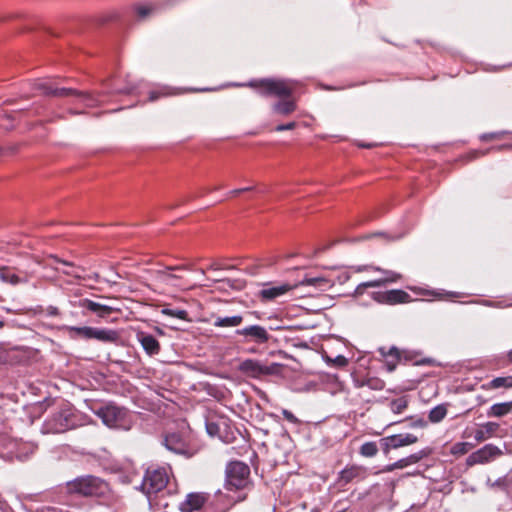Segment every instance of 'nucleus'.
<instances>
[{
  "label": "nucleus",
  "instance_id": "nucleus-11",
  "mask_svg": "<svg viewBox=\"0 0 512 512\" xmlns=\"http://www.w3.org/2000/svg\"><path fill=\"white\" fill-rule=\"evenodd\" d=\"M281 368L282 365L279 363L262 364L260 361L254 359H246L239 366V370L242 373L253 378L279 374Z\"/></svg>",
  "mask_w": 512,
  "mask_h": 512
},
{
  "label": "nucleus",
  "instance_id": "nucleus-16",
  "mask_svg": "<svg viewBox=\"0 0 512 512\" xmlns=\"http://www.w3.org/2000/svg\"><path fill=\"white\" fill-rule=\"evenodd\" d=\"M371 297L378 303L390 305L406 303L410 300V295L407 292L397 289L372 292Z\"/></svg>",
  "mask_w": 512,
  "mask_h": 512
},
{
  "label": "nucleus",
  "instance_id": "nucleus-28",
  "mask_svg": "<svg viewBox=\"0 0 512 512\" xmlns=\"http://www.w3.org/2000/svg\"><path fill=\"white\" fill-rule=\"evenodd\" d=\"M447 415V408L444 404L432 408L428 414V419L432 423L441 422Z\"/></svg>",
  "mask_w": 512,
  "mask_h": 512
},
{
  "label": "nucleus",
  "instance_id": "nucleus-40",
  "mask_svg": "<svg viewBox=\"0 0 512 512\" xmlns=\"http://www.w3.org/2000/svg\"><path fill=\"white\" fill-rule=\"evenodd\" d=\"M296 122H289V123H286V124H279L275 127V130L277 132H282V131H285V130H292L296 127Z\"/></svg>",
  "mask_w": 512,
  "mask_h": 512
},
{
  "label": "nucleus",
  "instance_id": "nucleus-33",
  "mask_svg": "<svg viewBox=\"0 0 512 512\" xmlns=\"http://www.w3.org/2000/svg\"><path fill=\"white\" fill-rule=\"evenodd\" d=\"M360 387L367 386L371 390L380 391L385 387V383L383 380L377 377H370L366 380L362 381L359 385Z\"/></svg>",
  "mask_w": 512,
  "mask_h": 512
},
{
  "label": "nucleus",
  "instance_id": "nucleus-18",
  "mask_svg": "<svg viewBox=\"0 0 512 512\" xmlns=\"http://www.w3.org/2000/svg\"><path fill=\"white\" fill-rule=\"evenodd\" d=\"M29 276L26 272H17L14 268L8 266L0 267V281L11 285H18L21 283H27Z\"/></svg>",
  "mask_w": 512,
  "mask_h": 512
},
{
  "label": "nucleus",
  "instance_id": "nucleus-44",
  "mask_svg": "<svg viewBox=\"0 0 512 512\" xmlns=\"http://www.w3.org/2000/svg\"><path fill=\"white\" fill-rule=\"evenodd\" d=\"M504 492L512 499V478L504 482Z\"/></svg>",
  "mask_w": 512,
  "mask_h": 512
},
{
  "label": "nucleus",
  "instance_id": "nucleus-32",
  "mask_svg": "<svg viewBox=\"0 0 512 512\" xmlns=\"http://www.w3.org/2000/svg\"><path fill=\"white\" fill-rule=\"evenodd\" d=\"M474 445L469 442H457L450 448V453L454 456H462L468 453Z\"/></svg>",
  "mask_w": 512,
  "mask_h": 512
},
{
  "label": "nucleus",
  "instance_id": "nucleus-39",
  "mask_svg": "<svg viewBox=\"0 0 512 512\" xmlns=\"http://www.w3.org/2000/svg\"><path fill=\"white\" fill-rule=\"evenodd\" d=\"M425 456V453L423 451H420L418 453L411 454L407 456V461L409 465L415 464L419 462L423 457Z\"/></svg>",
  "mask_w": 512,
  "mask_h": 512
},
{
  "label": "nucleus",
  "instance_id": "nucleus-58",
  "mask_svg": "<svg viewBox=\"0 0 512 512\" xmlns=\"http://www.w3.org/2000/svg\"><path fill=\"white\" fill-rule=\"evenodd\" d=\"M208 89L207 88H204V89H200L199 91H207Z\"/></svg>",
  "mask_w": 512,
  "mask_h": 512
},
{
  "label": "nucleus",
  "instance_id": "nucleus-27",
  "mask_svg": "<svg viewBox=\"0 0 512 512\" xmlns=\"http://www.w3.org/2000/svg\"><path fill=\"white\" fill-rule=\"evenodd\" d=\"M512 410V402L496 403L490 407L487 412L489 417H502L510 413Z\"/></svg>",
  "mask_w": 512,
  "mask_h": 512
},
{
  "label": "nucleus",
  "instance_id": "nucleus-34",
  "mask_svg": "<svg viewBox=\"0 0 512 512\" xmlns=\"http://www.w3.org/2000/svg\"><path fill=\"white\" fill-rule=\"evenodd\" d=\"M57 262L65 265V266H68L69 270H62V272L66 275H69V276H73V277H76V278H81V273L80 272H83L84 269L81 268V267H78L76 266L74 263L72 262H68V261H65V260H59V259H56Z\"/></svg>",
  "mask_w": 512,
  "mask_h": 512
},
{
  "label": "nucleus",
  "instance_id": "nucleus-1",
  "mask_svg": "<svg viewBox=\"0 0 512 512\" xmlns=\"http://www.w3.org/2000/svg\"><path fill=\"white\" fill-rule=\"evenodd\" d=\"M251 87H258L262 96H277L283 98L273 105V111L280 115H289L296 110V103L289 99L294 91L291 81L263 79L259 82L252 81L249 83Z\"/></svg>",
  "mask_w": 512,
  "mask_h": 512
},
{
  "label": "nucleus",
  "instance_id": "nucleus-9",
  "mask_svg": "<svg viewBox=\"0 0 512 512\" xmlns=\"http://www.w3.org/2000/svg\"><path fill=\"white\" fill-rule=\"evenodd\" d=\"M250 468L240 461L230 462L226 469V483L229 489H242L248 483Z\"/></svg>",
  "mask_w": 512,
  "mask_h": 512
},
{
  "label": "nucleus",
  "instance_id": "nucleus-29",
  "mask_svg": "<svg viewBox=\"0 0 512 512\" xmlns=\"http://www.w3.org/2000/svg\"><path fill=\"white\" fill-rule=\"evenodd\" d=\"M379 447L376 442L369 441L361 445L359 453L363 457L371 458L377 455Z\"/></svg>",
  "mask_w": 512,
  "mask_h": 512
},
{
  "label": "nucleus",
  "instance_id": "nucleus-46",
  "mask_svg": "<svg viewBox=\"0 0 512 512\" xmlns=\"http://www.w3.org/2000/svg\"><path fill=\"white\" fill-rule=\"evenodd\" d=\"M46 314L48 316L55 317V316H58L60 314V312H59V309L57 307H55V306H48L46 308Z\"/></svg>",
  "mask_w": 512,
  "mask_h": 512
},
{
  "label": "nucleus",
  "instance_id": "nucleus-36",
  "mask_svg": "<svg viewBox=\"0 0 512 512\" xmlns=\"http://www.w3.org/2000/svg\"><path fill=\"white\" fill-rule=\"evenodd\" d=\"M326 361L328 363H333L336 367H344L348 364V360L343 355H338L335 358H331L329 356H326Z\"/></svg>",
  "mask_w": 512,
  "mask_h": 512
},
{
  "label": "nucleus",
  "instance_id": "nucleus-53",
  "mask_svg": "<svg viewBox=\"0 0 512 512\" xmlns=\"http://www.w3.org/2000/svg\"><path fill=\"white\" fill-rule=\"evenodd\" d=\"M506 148H512V144H506V145H502V146H499L498 149H506Z\"/></svg>",
  "mask_w": 512,
  "mask_h": 512
},
{
  "label": "nucleus",
  "instance_id": "nucleus-56",
  "mask_svg": "<svg viewBox=\"0 0 512 512\" xmlns=\"http://www.w3.org/2000/svg\"><path fill=\"white\" fill-rule=\"evenodd\" d=\"M3 326H4V322L0 321V328H2Z\"/></svg>",
  "mask_w": 512,
  "mask_h": 512
},
{
  "label": "nucleus",
  "instance_id": "nucleus-57",
  "mask_svg": "<svg viewBox=\"0 0 512 512\" xmlns=\"http://www.w3.org/2000/svg\"><path fill=\"white\" fill-rule=\"evenodd\" d=\"M362 147H366V148H369L371 147V145H361Z\"/></svg>",
  "mask_w": 512,
  "mask_h": 512
},
{
  "label": "nucleus",
  "instance_id": "nucleus-14",
  "mask_svg": "<svg viewBox=\"0 0 512 512\" xmlns=\"http://www.w3.org/2000/svg\"><path fill=\"white\" fill-rule=\"evenodd\" d=\"M418 441V437L411 433L394 434L380 439L379 444L382 452L388 455L392 449L409 446Z\"/></svg>",
  "mask_w": 512,
  "mask_h": 512
},
{
  "label": "nucleus",
  "instance_id": "nucleus-41",
  "mask_svg": "<svg viewBox=\"0 0 512 512\" xmlns=\"http://www.w3.org/2000/svg\"><path fill=\"white\" fill-rule=\"evenodd\" d=\"M282 415L290 423H294V424L298 423L297 417L291 411L284 409L282 411Z\"/></svg>",
  "mask_w": 512,
  "mask_h": 512
},
{
  "label": "nucleus",
  "instance_id": "nucleus-15",
  "mask_svg": "<svg viewBox=\"0 0 512 512\" xmlns=\"http://www.w3.org/2000/svg\"><path fill=\"white\" fill-rule=\"evenodd\" d=\"M76 306L82 308L83 310L94 313L100 318H106L114 312H120L119 308L110 306L108 304L102 303L100 301L91 300L88 298H81L76 303Z\"/></svg>",
  "mask_w": 512,
  "mask_h": 512
},
{
  "label": "nucleus",
  "instance_id": "nucleus-17",
  "mask_svg": "<svg viewBox=\"0 0 512 512\" xmlns=\"http://www.w3.org/2000/svg\"><path fill=\"white\" fill-rule=\"evenodd\" d=\"M373 269L375 271H379L385 274L386 278L360 283L354 291L355 296L363 295L367 288L381 287L384 286L386 283L396 282L398 279L401 278L400 274L393 271L383 270L380 267H374Z\"/></svg>",
  "mask_w": 512,
  "mask_h": 512
},
{
  "label": "nucleus",
  "instance_id": "nucleus-4",
  "mask_svg": "<svg viewBox=\"0 0 512 512\" xmlns=\"http://www.w3.org/2000/svg\"><path fill=\"white\" fill-rule=\"evenodd\" d=\"M107 427L129 430L132 426V415L128 409L114 403L103 404L92 409Z\"/></svg>",
  "mask_w": 512,
  "mask_h": 512
},
{
  "label": "nucleus",
  "instance_id": "nucleus-43",
  "mask_svg": "<svg viewBox=\"0 0 512 512\" xmlns=\"http://www.w3.org/2000/svg\"><path fill=\"white\" fill-rule=\"evenodd\" d=\"M505 132H495V133H489L484 134L481 136L482 140H490V139H499Z\"/></svg>",
  "mask_w": 512,
  "mask_h": 512
},
{
  "label": "nucleus",
  "instance_id": "nucleus-10",
  "mask_svg": "<svg viewBox=\"0 0 512 512\" xmlns=\"http://www.w3.org/2000/svg\"><path fill=\"white\" fill-rule=\"evenodd\" d=\"M235 335L241 337L243 344H256L258 346L266 345L272 339L269 331L261 325H248L235 331Z\"/></svg>",
  "mask_w": 512,
  "mask_h": 512
},
{
  "label": "nucleus",
  "instance_id": "nucleus-7",
  "mask_svg": "<svg viewBox=\"0 0 512 512\" xmlns=\"http://www.w3.org/2000/svg\"><path fill=\"white\" fill-rule=\"evenodd\" d=\"M37 89L43 94L55 97H68L76 96L80 102L86 106L93 107L99 103V100L90 93L77 91L71 88H58L54 87L49 81H40L37 83Z\"/></svg>",
  "mask_w": 512,
  "mask_h": 512
},
{
  "label": "nucleus",
  "instance_id": "nucleus-24",
  "mask_svg": "<svg viewBox=\"0 0 512 512\" xmlns=\"http://www.w3.org/2000/svg\"><path fill=\"white\" fill-rule=\"evenodd\" d=\"M499 429V424L496 422H486L480 426L474 433V439L477 442H483L492 437Z\"/></svg>",
  "mask_w": 512,
  "mask_h": 512
},
{
  "label": "nucleus",
  "instance_id": "nucleus-19",
  "mask_svg": "<svg viewBox=\"0 0 512 512\" xmlns=\"http://www.w3.org/2000/svg\"><path fill=\"white\" fill-rule=\"evenodd\" d=\"M226 429V418L207 419L206 431L212 437H218L224 443H231V437L226 433L222 434V430Z\"/></svg>",
  "mask_w": 512,
  "mask_h": 512
},
{
  "label": "nucleus",
  "instance_id": "nucleus-13",
  "mask_svg": "<svg viewBox=\"0 0 512 512\" xmlns=\"http://www.w3.org/2000/svg\"><path fill=\"white\" fill-rule=\"evenodd\" d=\"M503 454L502 450L494 444H486L471 453L466 459V465L472 467L477 464H488Z\"/></svg>",
  "mask_w": 512,
  "mask_h": 512
},
{
  "label": "nucleus",
  "instance_id": "nucleus-23",
  "mask_svg": "<svg viewBox=\"0 0 512 512\" xmlns=\"http://www.w3.org/2000/svg\"><path fill=\"white\" fill-rule=\"evenodd\" d=\"M188 267L185 265H177V266H166L163 270H159L156 272L157 279L166 284L176 286L177 284L174 282L175 280L180 279V277L176 274L171 273L172 271H181L187 270Z\"/></svg>",
  "mask_w": 512,
  "mask_h": 512
},
{
  "label": "nucleus",
  "instance_id": "nucleus-22",
  "mask_svg": "<svg viewBox=\"0 0 512 512\" xmlns=\"http://www.w3.org/2000/svg\"><path fill=\"white\" fill-rule=\"evenodd\" d=\"M365 477V469L359 466H350L343 469L339 474V483L346 485L353 481L362 480Z\"/></svg>",
  "mask_w": 512,
  "mask_h": 512
},
{
  "label": "nucleus",
  "instance_id": "nucleus-30",
  "mask_svg": "<svg viewBox=\"0 0 512 512\" xmlns=\"http://www.w3.org/2000/svg\"><path fill=\"white\" fill-rule=\"evenodd\" d=\"M389 407L394 414H401L408 407V399L406 396L393 399L390 402Z\"/></svg>",
  "mask_w": 512,
  "mask_h": 512
},
{
  "label": "nucleus",
  "instance_id": "nucleus-3",
  "mask_svg": "<svg viewBox=\"0 0 512 512\" xmlns=\"http://www.w3.org/2000/svg\"><path fill=\"white\" fill-rule=\"evenodd\" d=\"M82 425L81 416L72 408L65 406L50 415L42 426L43 433H64Z\"/></svg>",
  "mask_w": 512,
  "mask_h": 512
},
{
  "label": "nucleus",
  "instance_id": "nucleus-52",
  "mask_svg": "<svg viewBox=\"0 0 512 512\" xmlns=\"http://www.w3.org/2000/svg\"><path fill=\"white\" fill-rule=\"evenodd\" d=\"M507 359L510 363H512V349L507 353Z\"/></svg>",
  "mask_w": 512,
  "mask_h": 512
},
{
  "label": "nucleus",
  "instance_id": "nucleus-51",
  "mask_svg": "<svg viewBox=\"0 0 512 512\" xmlns=\"http://www.w3.org/2000/svg\"><path fill=\"white\" fill-rule=\"evenodd\" d=\"M133 90V88H125V89H120V90H117L118 93H131Z\"/></svg>",
  "mask_w": 512,
  "mask_h": 512
},
{
  "label": "nucleus",
  "instance_id": "nucleus-50",
  "mask_svg": "<svg viewBox=\"0 0 512 512\" xmlns=\"http://www.w3.org/2000/svg\"><path fill=\"white\" fill-rule=\"evenodd\" d=\"M160 96V94L158 92H151L150 95H149V100L150 101H155L156 99H158Z\"/></svg>",
  "mask_w": 512,
  "mask_h": 512
},
{
  "label": "nucleus",
  "instance_id": "nucleus-35",
  "mask_svg": "<svg viewBox=\"0 0 512 512\" xmlns=\"http://www.w3.org/2000/svg\"><path fill=\"white\" fill-rule=\"evenodd\" d=\"M161 313L163 315H167L170 317L178 318L181 320H186L188 317V313L186 310L183 309H171V308H163L161 310Z\"/></svg>",
  "mask_w": 512,
  "mask_h": 512
},
{
  "label": "nucleus",
  "instance_id": "nucleus-48",
  "mask_svg": "<svg viewBox=\"0 0 512 512\" xmlns=\"http://www.w3.org/2000/svg\"><path fill=\"white\" fill-rule=\"evenodd\" d=\"M506 479H510V478L509 477H505V478H502V479H498V480H496L492 484V487L498 486V487H501L504 490V482L506 481Z\"/></svg>",
  "mask_w": 512,
  "mask_h": 512
},
{
  "label": "nucleus",
  "instance_id": "nucleus-5",
  "mask_svg": "<svg viewBox=\"0 0 512 512\" xmlns=\"http://www.w3.org/2000/svg\"><path fill=\"white\" fill-rule=\"evenodd\" d=\"M67 491L83 497H100L108 491V484L99 477L85 475L67 482Z\"/></svg>",
  "mask_w": 512,
  "mask_h": 512
},
{
  "label": "nucleus",
  "instance_id": "nucleus-49",
  "mask_svg": "<svg viewBox=\"0 0 512 512\" xmlns=\"http://www.w3.org/2000/svg\"><path fill=\"white\" fill-rule=\"evenodd\" d=\"M486 152H481V151H474V152H471L469 154V159L472 160V159H475L481 155H485Z\"/></svg>",
  "mask_w": 512,
  "mask_h": 512
},
{
  "label": "nucleus",
  "instance_id": "nucleus-12",
  "mask_svg": "<svg viewBox=\"0 0 512 512\" xmlns=\"http://www.w3.org/2000/svg\"><path fill=\"white\" fill-rule=\"evenodd\" d=\"M165 447L179 455L191 457L195 450L189 445L187 437L179 432L169 433L164 438Z\"/></svg>",
  "mask_w": 512,
  "mask_h": 512
},
{
  "label": "nucleus",
  "instance_id": "nucleus-8",
  "mask_svg": "<svg viewBox=\"0 0 512 512\" xmlns=\"http://www.w3.org/2000/svg\"><path fill=\"white\" fill-rule=\"evenodd\" d=\"M168 471L164 467L148 468L141 483V490L148 496L164 489L168 483Z\"/></svg>",
  "mask_w": 512,
  "mask_h": 512
},
{
  "label": "nucleus",
  "instance_id": "nucleus-20",
  "mask_svg": "<svg viewBox=\"0 0 512 512\" xmlns=\"http://www.w3.org/2000/svg\"><path fill=\"white\" fill-rule=\"evenodd\" d=\"M208 495L205 493H189L186 500L181 503V512H198L206 503Z\"/></svg>",
  "mask_w": 512,
  "mask_h": 512
},
{
  "label": "nucleus",
  "instance_id": "nucleus-37",
  "mask_svg": "<svg viewBox=\"0 0 512 512\" xmlns=\"http://www.w3.org/2000/svg\"><path fill=\"white\" fill-rule=\"evenodd\" d=\"M409 466V463L407 461V458H402V459H399L398 461H396L395 463L393 464H390L387 466L386 468V471H393L395 469H402V468H405Z\"/></svg>",
  "mask_w": 512,
  "mask_h": 512
},
{
  "label": "nucleus",
  "instance_id": "nucleus-21",
  "mask_svg": "<svg viewBox=\"0 0 512 512\" xmlns=\"http://www.w3.org/2000/svg\"><path fill=\"white\" fill-rule=\"evenodd\" d=\"M137 340L139 341L142 348L149 356L159 354L161 349L160 343L153 335L148 334L146 332H138Z\"/></svg>",
  "mask_w": 512,
  "mask_h": 512
},
{
  "label": "nucleus",
  "instance_id": "nucleus-45",
  "mask_svg": "<svg viewBox=\"0 0 512 512\" xmlns=\"http://www.w3.org/2000/svg\"><path fill=\"white\" fill-rule=\"evenodd\" d=\"M252 189H253V187H245V188L234 189V190L230 191L228 193V195L230 197H233V196L239 195L242 192L251 191Z\"/></svg>",
  "mask_w": 512,
  "mask_h": 512
},
{
  "label": "nucleus",
  "instance_id": "nucleus-26",
  "mask_svg": "<svg viewBox=\"0 0 512 512\" xmlns=\"http://www.w3.org/2000/svg\"><path fill=\"white\" fill-rule=\"evenodd\" d=\"M244 317L240 314L233 316H217L213 322L214 327H237L242 324Z\"/></svg>",
  "mask_w": 512,
  "mask_h": 512
},
{
  "label": "nucleus",
  "instance_id": "nucleus-6",
  "mask_svg": "<svg viewBox=\"0 0 512 512\" xmlns=\"http://www.w3.org/2000/svg\"><path fill=\"white\" fill-rule=\"evenodd\" d=\"M65 330L72 339H94L103 343H116L119 340V333L108 328L66 326Z\"/></svg>",
  "mask_w": 512,
  "mask_h": 512
},
{
  "label": "nucleus",
  "instance_id": "nucleus-55",
  "mask_svg": "<svg viewBox=\"0 0 512 512\" xmlns=\"http://www.w3.org/2000/svg\"><path fill=\"white\" fill-rule=\"evenodd\" d=\"M4 152V149L2 147H0V155H2Z\"/></svg>",
  "mask_w": 512,
  "mask_h": 512
},
{
  "label": "nucleus",
  "instance_id": "nucleus-25",
  "mask_svg": "<svg viewBox=\"0 0 512 512\" xmlns=\"http://www.w3.org/2000/svg\"><path fill=\"white\" fill-rule=\"evenodd\" d=\"M379 353L382 357L386 358V365L389 371H393L396 367V362L400 358L399 350L392 346L388 350L385 347L379 348Z\"/></svg>",
  "mask_w": 512,
  "mask_h": 512
},
{
  "label": "nucleus",
  "instance_id": "nucleus-38",
  "mask_svg": "<svg viewBox=\"0 0 512 512\" xmlns=\"http://www.w3.org/2000/svg\"><path fill=\"white\" fill-rule=\"evenodd\" d=\"M152 11V7L147 5H138L136 7V13L140 19H144L146 16H148Z\"/></svg>",
  "mask_w": 512,
  "mask_h": 512
},
{
  "label": "nucleus",
  "instance_id": "nucleus-31",
  "mask_svg": "<svg viewBox=\"0 0 512 512\" xmlns=\"http://www.w3.org/2000/svg\"><path fill=\"white\" fill-rule=\"evenodd\" d=\"M488 387L492 389L512 388V376L494 378L488 383Z\"/></svg>",
  "mask_w": 512,
  "mask_h": 512
},
{
  "label": "nucleus",
  "instance_id": "nucleus-47",
  "mask_svg": "<svg viewBox=\"0 0 512 512\" xmlns=\"http://www.w3.org/2000/svg\"><path fill=\"white\" fill-rule=\"evenodd\" d=\"M228 434L230 437H231V442L235 439V436H234V433L231 429V426H230V423H229V420L226 419V429L225 430H222V434Z\"/></svg>",
  "mask_w": 512,
  "mask_h": 512
},
{
  "label": "nucleus",
  "instance_id": "nucleus-54",
  "mask_svg": "<svg viewBox=\"0 0 512 512\" xmlns=\"http://www.w3.org/2000/svg\"><path fill=\"white\" fill-rule=\"evenodd\" d=\"M209 269H212V270H217L218 269V266L216 264H211Z\"/></svg>",
  "mask_w": 512,
  "mask_h": 512
},
{
  "label": "nucleus",
  "instance_id": "nucleus-2",
  "mask_svg": "<svg viewBox=\"0 0 512 512\" xmlns=\"http://www.w3.org/2000/svg\"><path fill=\"white\" fill-rule=\"evenodd\" d=\"M333 281L323 276L306 275L298 284H279L275 286H265L259 291V297L262 301H272L286 294L287 292L298 288V286L312 287L315 290L326 291L333 286Z\"/></svg>",
  "mask_w": 512,
  "mask_h": 512
},
{
  "label": "nucleus",
  "instance_id": "nucleus-42",
  "mask_svg": "<svg viewBox=\"0 0 512 512\" xmlns=\"http://www.w3.org/2000/svg\"><path fill=\"white\" fill-rule=\"evenodd\" d=\"M427 425L423 418H418L410 422L409 426L412 428H424Z\"/></svg>",
  "mask_w": 512,
  "mask_h": 512
}]
</instances>
